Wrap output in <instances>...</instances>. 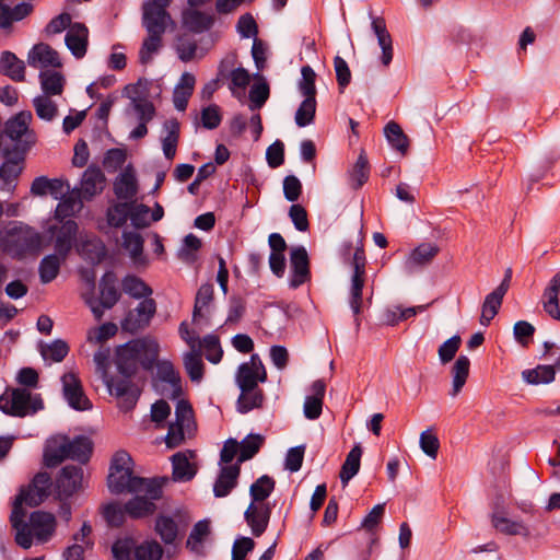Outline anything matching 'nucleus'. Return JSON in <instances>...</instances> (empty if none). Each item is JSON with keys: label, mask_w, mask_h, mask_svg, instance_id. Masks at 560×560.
<instances>
[{"label": "nucleus", "mask_w": 560, "mask_h": 560, "mask_svg": "<svg viewBox=\"0 0 560 560\" xmlns=\"http://www.w3.org/2000/svg\"><path fill=\"white\" fill-rule=\"evenodd\" d=\"M50 487V476L47 472H38L26 488L20 490L14 499L10 523L15 530V542L23 549L32 547V535L28 525L24 521L26 511L23 509V504L28 506L39 505L49 495Z\"/></svg>", "instance_id": "obj_1"}, {"label": "nucleus", "mask_w": 560, "mask_h": 560, "mask_svg": "<svg viewBox=\"0 0 560 560\" xmlns=\"http://www.w3.org/2000/svg\"><path fill=\"white\" fill-rule=\"evenodd\" d=\"M110 351L108 348L98 349L93 357L96 372L100 374L109 394L118 400V407L124 411L135 408L141 395V388L135 382L126 378H115L108 374Z\"/></svg>", "instance_id": "obj_2"}, {"label": "nucleus", "mask_w": 560, "mask_h": 560, "mask_svg": "<svg viewBox=\"0 0 560 560\" xmlns=\"http://www.w3.org/2000/svg\"><path fill=\"white\" fill-rule=\"evenodd\" d=\"M107 481L112 493H143L150 499L159 500L162 497V488L166 479H148L133 476L132 470H122L121 472L114 470L109 472Z\"/></svg>", "instance_id": "obj_3"}, {"label": "nucleus", "mask_w": 560, "mask_h": 560, "mask_svg": "<svg viewBox=\"0 0 560 560\" xmlns=\"http://www.w3.org/2000/svg\"><path fill=\"white\" fill-rule=\"evenodd\" d=\"M2 246L13 257L23 258L36 254L42 248V235L33 228L21 222L9 226L2 237Z\"/></svg>", "instance_id": "obj_4"}, {"label": "nucleus", "mask_w": 560, "mask_h": 560, "mask_svg": "<svg viewBox=\"0 0 560 560\" xmlns=\"http://www.w3.org/2000/svg\"><path fill=\"white\" fill-rule=\"evenodd\" d=\"M44 408L43 399L39 395H33L26 388L7 389L0 396V410L9 416L24 418L36 413Z\"/></svg>", "instance_id": "obj_5"}, {"label": "nucleus", "mask_w": 560, "mask_h": 560, "mask_svg": "<svg viewBox=\"0 0 560 560\" xmlns=\"http://www.w3.org/2000/svg\"><path fill=\"white\" fill-rule=\"evenodd\" d=\"M98 299L94 298L91 293L89 296H84V300L94 317L101 320L104 315V310H110L120 299L117 277L113 271H107L102 276L98 282Z\"/></svg>", "instance_id": "obj_6"}, {"label": "nucleus", "mask_w": 560, "mask_h": 560, "mask_svg": "<svg viewBox=\"0 0 560 560\" xmlns=\"http://www.w3.org/2000/svg\"><path fill=\"white\" fill-rule=\"evenodd\" d=\"M267 381V371L257 353L250 355L249 361L238 365L235 373V383L241 392L259 388V383Z\"/></svg>", "instance_id": "obj_7"}, {"label": "nucleus", "mask_w": 560, "mask_h": 560, "mask_svg": "<svg viewBox=\"0 0 560 560\" xmlns=\"http://www.w3.org/2000/svg\"><path fill=\"white\" fill-rule=\"evenodd\" d=\"M61 383L63 397L72 409L79 411L92 409V402L84 394L81 381L74 373L63 374Z\"/></svg>", "instance_id": "obj_8"}, {"label": "nucleus", "mask_w": 560, "mask_h": 560, "mask_svg": "<svg viewBox=\"0 0 560 560\" xmlns=\"http://www.w3.org/2000/svg\"><path fill=\"white\" fill-rule=\"evenodd\" d=\"M142 348V343L128 341L117 350L116 365L118 375L115 378H126L133 382L132 377L136 375L139 362L137 353Z\"/></svg>", "instance_id": "obj_9"}, {"label": "nucleus", "mask_w": 560, "mask_h": 560, "mask_svg": "<svg viewBox=\"0 0 560 560\" xmlns=\"http://www.w3.org/2000/svg\"><path fill=\"white\" fill-rule=\"evenodd\" d=\"M156 312V303L153 299L147 298L137 307L129 311L121 323L124 330L137 332L147 327Z\"/></svg>", "instance_id": "obj_10"}, {"label": "nucleus", "mask_w": 560, "mask_h": 560, "mask_svg": "<svg viewBox=\"0 0 560 560\" xmlns=\"http://www.w3.org/2000/svg\"><path fill=\"white\" fill-rule=\"evenodd\" d=\"M290 268V288L298 289L311 279L310 259L305 247L296 246L291 249Z\"/></svg>", "instance_id": "obj_11"}, {"label": "nucleus", "mask_w": 560, "mask_h": 560, "mask_svg": "<svg viewBox=\"0 0 560 560\" xmlns=\"http://www.w3.org/2000/svg\"><path fill=\"white\" fill-rule=\"evenodd\" d=\"M49 232L55 236V252L67 257L72 249L78 233L75 221L69 219L62 221L60 225H51Z\"/></svg>", "instance_id": "obj_12"}, {"label": "nucleus", "mask_w": 560, "mask_h": 560, "mask_svg": "<svg viewBox=\"0 0 560 560\" xmlns=\"http://www.w3.org/2000/svg\"><path fill=\"white\" fill-rule=\"evenodd\" d=\"M106 177L102 170L96 165H90L81 177L80 187L74 189L83 200H92L100 195L105 187Z\"/></svg>", "instance_id": "obj_13"}, {"label": "nucleus", "mask_w": 560, "mask_h": 560, "mask_svg": "<svg viewBox=\"0 0 560 560\" xmlns=\"http://www.w3.org/2000/svg\"><path fill=\"white\" fill-rule=\"evenodd\" d=\"M270 516L271 506L269 503L255 504L250 502L244 512V518L255 537H259L266 532Z\"/></svg>", "instance_id": "obj_14"}, {"label": "nucleus", "mask_w": 560, "mask_h": 560, "mask_svg": "<svg viewBox=\"0 0 560 560\" xmlns=\"http://www.w3.org/2000/svg\"><path fill=\"white\" fill-rule=\"evenodd\" d=\"M440 248L433 243H422L417 246L406 258L404 268L408 273H413L430 265L439 254Z\"/></svg>", "instance_id": "obj_15"}, {"label": "nucleus", "mask_w": 560, "mask_h": 560, "mask_svg": "<svg viewBox=\"0 0 560 560\" xmlns=\"http://www.w3.org/2000/svg\"><path fill=\"white\" fill-rule=\"evenodd\" d=\"M82 480L83 469L81 466H65L56 481L58 494L65 498L71 497L81 488Z\"/></svg>", "instance_id": "obj_16"}, {"label": "nucleus", "mask_w": 560, "mask_h": 560, "mask_svg": "<svg viewBox=\"0 0 560 560\" xmlns=\"http://www.w3.org/2000/svg\"><path fill=\"white\" fill-rule=\"evenodd\" d=\"M27 63L36 69L60 68L62 66L58 52L48 44L39 43L33 46L27 55Z\"/></svg>", "instance_id": "obj_17"}, {"label": "nucleus", "mask_w": 560, "mask_h": 560, "mask_svg": "<svg viewBox=\"0 0 560 560\" xmlns=\"http://www.w3.org/2000/svg\"><path fill=\"white\" fill-rule=\"evenodd\" d=\"M32 537L39 541H47L55 532L56 518L51 513L35 511L30 515V523H26Z\"/></svg>", "instance_id": "obj_18"}, {"label": "nucleus", "mask_w": 560, "mask_h": 560, "mask_svg": "<svg viewBox=\"0 0 560 560\" xmlns=\"http://www.w3.org/2000/svg\"><path fill=\"white\" fill-rule=\"evenodd\" d=\"M113 190L117 199L135 201L138 194V183L131 166L126 167L114 180Z\"/></svg>", "instance_id": "obj_19"}, {"label": "nucleus", "mask_w": 560, "mask_h": 560, "mask_svg": "<svg viewBox=\"0 0 560 560\" xmlns=\"http://www.w3.org/2000/svg\"><path fill=\"white\" fill-rule=\"evenodd\" d=\"M89 30L83 23L75 22L68 30L65 43L71 54L80 59L83 58L88 49Z\"/></svg>", "instance_id": "obj_20"}, {"label": "nucleus", "mask_w": 560, "mask_h": 560, "mask_svg": "<svg viewBox=\"0 0 560 560\" xmlns=\"http://www.w3.org/2000/svg\"><path fill=\"white\" fill-rule=\"evenodd\" d=\"M241 472L238 464L225 465L220 468L219 476L213 485V494L215 498H225L237 486V479Z\"/></svg>", "instance_id": "obj_21"}, {"label": "nucleus", "mask_w": 560, "mask_h": 560, "mask_svg": "<svg viewBox=\"0 0 560 560\" xmlns=\"http://www.w3.org/2000/svg\"><path fill=\"white\" fill-rule=\"evenodd\" d=\"M364 284H365V271H353L352 276H351L348 303H349V306H350L353 315L355 316L354 323H355V327L358 329L361 325L358 316L360 315L361 310H362V304H363L362 292H363Z\"/></svg>", "instance_id": "obj_22"}, {"label": "nucleus", "mask_w": 560, "mask_h": 560, "mask_svg": "<svg viewBox=\"0 0 560 560\" xmlns=\"http://www.w3.org/2000/svg\"><path fill=\"white\" fill-rule=\"evenodd\" d=\"M312 395L306 396L303 411L305 418L316 420L320 417L323 410V399L326 392V384L322 380H316L312 384Z\"/></svg>", "instance_id": "obj_23"}, {"label": "nucleus", "mask_w": 560, "mask_h": 560, "mask_svg": "<svg viewBox=\"0 0 560 560\" xmlns=\"http://www.w3.org/2000/svg\"><path fill=\"white\" fill-rule=\"evenodd\" d=\"M68 459L77 460L81 464H85L92 454L93 443L90 438L84 435H78L72 440L63 439Z\"/></svg>", "instance_id": "obj_24"}, {"label": "nucleus", "mask_w": 560, "mask_h": 560, "mask_svg": "<svg viewBox=\"0 0 560 560\" xmlns=\"http://www.w3.org/2000/svg\"><path fill=\"white\" fill-rule=\"evenodd\" d=\"M195 84L196 78L192 73L184 72L180 75L173 92V104L177 110L184 112L187 108L188 101L194 93Z\"/></svg>", "instance_id": "obj_25"}, {"label": "nucleus", "mask_w": 560, "mask_h": 560, "mask_svg": "<svg viewBox=\"0 0 560 560\" xmlns=\"http://www.w3.org/2000/svg\"><path fill=\"white\" fill-rule=\"evenodd\" d=\"M170 14L166 9L143 7V25L148 34H164Z\"/></svg>", "instance_id": "obj_26"}, {"label": "nucleus", "mask_w": 560, "mask_h": 560, "mask_svg": "<svg viewBox=\"0 0 560 560\" xmlns=\"http://www.w3.org/2000/svg\"><path fill=\"white\" fill-rule=\"evenodd\" d=\"M0 73L9 77L12 81L23 82L25 80V65L15 54L5 50L0 56Z\"/></svg>", "instance_id": "obj_27"}, {"label": "nucleus", "mask_w": 560, "mask_h": 560, "mask_svg": "<svg viewBox=\"0 0 560 560\" xmlns=\"http://www.w3.org/2000/svg\"><path fill=\"white\" fill-rule=\"evenodd\" d=\"M371 25L382 49V63L388 66L393 60V42L386 28L385 20L383 18H374Z\"/></svg>", "instance_id": "obj_28"}, {"label": "nucleus", "mask_w": 560, "mask_h": 560, "mask_svg": "<svg viewBox=\"0 0 560 560\" xmlns=\"http://www.w3.org/2000/svg\"><path fill=\"white\" fill-rule=\"evenodd\" d=\"M33 11V5L27 2H21L14 8L3 3L0 0V28L11 27L13 22H18L26 18Z\"/></svg>", "instance_id": "obj_29"}, {"label": "nucleus", "mask_w": 560, "mask_h": 560, "mask_svg": "<svg viewBox=\"0 0 560 560\" xmlns=\"http://www.w3.org/2000/svg\"><path fill=\"white\" fill-rule=\"evenodd\" d=\"M505 294L506 293L504 292V287H497L486 296L482 303L481 316L479 319L482 326H488L498 314Z\"/></svg>", "instance_id": "obj_30"}, {"label": "nucleus", "mask_w": 560, "mask_h": 560, "mask_svg": "<svg viewBox=\"0 0 560 560\" xmlns=\"http://www.w3.org/2000/svg\"><path fill=\"white\" fill-rule=\"evenodd\" d=\"M166 135L162 138V150L166 160L173 161L179 141L180 125L177 119H168L163 125Z\"/></svg>", "instance_id": "obj_31"}, {"label": "nucleus", "mask_w": 560, "mask_h": 560, "mask_svg": "<svg viewBox=\"0 0 560 560\" xmlns=\"http://www.w3.org/2000/svg\"><path fill=\"white\" fill-rule=\"evenodd\" d=\"M214 289L212 283H203L197 291L192 312V322L197 323L200 318L210 314V306L213 302Z\"/></svg>", "instance_id": "obj_32"}, {"label": "nucleus", "mask_w": 560, "mask_h": 560, "mask_svg": "<svg viewBox=\"0 0 560 560\" xmlns=\"http://www.w3.org/2000/svg\"><path fill=\"white\" fill-rule=\"evenodd\" d=\"M39 82L43 95H61L65 89L66 79L61 72L56 70H42L39 72Z\"/></svg>", "instance_id": "obj_33"}, {"label": "nucleus", "mask_w": 560, "mask_h": 560, "mask_svg": "<svg viewBox=\"0 0 560 560\" xmlns=\"http://www.w3.org/2000/svg\"><path fill=\"white\" fill-rule=\"evenodd\" d=\"M32 113L23 110L10 118L4 128L5 135L13 141H19L23 136L28 133V126L32 121Z\"/></svg>", "instance_id": "obj_34"}, {"label": "nucleus", "mask_w": 560, "mask_h": 560, "mask_svg": "<svg viewBox=\"0 0 560 560\" xmlns=\"http://www.w3.org/2000/svg\"><path fill=\"white\" fill-rule=\"evenodd\" d=\"M183 23L194 33H203L212 27L214 16L198 10H187L183 14Z\"/></svg>", "instance_id": "obj_35"}, {"label": "nucleus", "mask_w": 560, "mask_h": 560, "mask_svg": "<svg viewBox=\"0 0 560 560\" xmlns=\"http://www.w3.org/2000/svg\"><path fill=\"white\" fill-rule=\"evenodd\" d=\"M155 500L150 499L147 494L136 495L125 503V511L131 518H142L152 515L156 505Z\"/></svg>", "instance_id": "obj_36"}, {"label": "nucleus", "mask_w": 560, "mask_h": 560, "mask_svg": "<svg viewBox=\"0 0 560 560\" xmlns=\"http://www.w3.org/2000/svg\"><path fill=\"white\" fill-rule=\"evenodd\" d=\"M470 360L467 355L460 354L452 368V389L450 395L456 397L463 389L469 376Z\"/></svg>", "instance_id": "obj_37"}, {"label": "nucleus", "mask_w": 560, "mask_h": 560, "mask_svg": "<svg viewBox=\"0 0 560 560\" xmlns=\"http://www.w3.org/2000/svg\"><path fill=\"white\" fill-rule=\"evenodd\" d=\"M66 258L67 257L60 256L56 252L55 254L45 256L38 266L40 282L46 284L55 280L59 275L61 264L66 260Z\"/></svg>", "instance_id": "obj_38"}, {"label": "nucleus", "mask_w": 560, "mask_h": 560, "mask_svg": "<svg viewBox=\"0 0 560 560\" xmlns=\"http://www.w3.org/2000/svg\"><path fill=\"white\" fill-rule=\"evenodd\" d=\"M361 456L362 447L360 444H355L348 453L339 474V478L343 487L347 486L348 482L359 472Z\"/></svg>", "instance_id": "obj_39"}, {"label": "nucleus", "mask_w": 560, "mask_h": 560, "mask_svg": "<svg viewBox=\"0 0 560 560\" xmlns=\"http://www.w3.org/2000/svg\"><path fill=\"white\" fill-rule=\"evenodd\" d=\"M156 375L160 381L170 384L173 398H176L180 395V376L178 372L175 371L174 365L170 361H161L156 363Z\"/></svg>", "instance_id": "obj_40"}, {"label": "nucleus", "mask_w": 560, "mask_h": 560, "mask_svg": "<svg viewBox=\"0 0 560 560\" xmlns=\"http://www.w3.org/2000/svg\"><path fill=\"white\" fill-rule=\"evenodd\" d=\"M133 342L142 343V348L137 353L139 365L145 371H151L159 357L158 342L151 339H136Z\"/></svg>", "instance_id": "obj_41"}, {"label": "nucleus", "mask_w": 560, "mask_h": 560, "mask_svg": "<svg viewBox=\"0 0 560 560\" xmlns=\"http://www.w3.org/2000/svg\"><path fill=\"white\" fill-rule=\"evenodd\" d=\"M171 459L173 466V479L175 481L185 482L191 480L195 477L197 469L194 465L190 464L189 459L184 453L178 452L174 454Z\"/></svg>", "instance_id": "obj_42"}, {"label": "nucleus", "mask_w": 560, "mask_h": 560, "mask_svg": "<svg viewBox=\"0 0 560 560\" xmlns=\"http://www.w3.org/2000/svg\"><path fill=\"white\" fill-rule=\"evenodd\" d=\"M348 177L349 184L353 189H359L368 182L370 177V164L364 151L359 154L357 162L348 173Z\"/></svg>", "instance_id": "obj_43"}, {"label": "nucleus", "mask_w": 560, "mask_h": 560, "mask_svg": "<svg viewBox=\"0 0 560 560\" xmlns=\"http://www.w3.org/2000/svg\"><path fill=\"white\" fill-rule=\"evenodd\" d=\"M81 208L82 197L73 188L60 199V202L56 207L55 214L57 219L63 220L73 215Z\"/></svg>", "instance_id": "obj_44"}, {"label": "nucleus", "mask_w": 560, "mask_h": 560, "mask_svg": "<svg viewBox=\"0 0 560 560\" xmlns=\"http://www.w3.org/2000/svg\"><path fill=\"white\" fill-rule=\"evenodd\" d=\"M265 395L261 388H254L248 392H241L236 400V410L240 413H247L253 409L262 407Z\"/></svg>", "instance_id": "obj_45"}, {"label": "nucleus", "mask_w": 560, "mask_h": 560, "mask_svg": "<svg viewBox=\"0 0 560 560\" xmlns=\"http://www.w3.org/2000/svg\"><path fill=\"white\" fill-rule=\"evenodd\" d=\"M384 133L389 144L401 154H406L409 148V139L404 133L401 127L395 122L389 121L385 128Z\"/></svg>", "instance_id": "obj_46"}, {"label": "nucleus", "mask_w": 560, "mask_h": 560, "mask_svg": "<svg viewBox=\"0 0 560 560\" xmlns=\"http://www.w3.org/2000/svg\"><path fill=\"white\" fill-rule=\"evenodd\" d=\"M556 371L552 365H537L522 372L523 380L532 385L549 384L555 380Z\"/></svg>", "instance_id": "obj_47"}, {"label": "nucleus", "mask_w": 560, "mask_h": 560, "mask_svg": "<svg viewBox=\"0 0 560 560\" xmlns=\"http://www.w3.org/2000/svg\"><path fill=\"white\" fill-rule=\"evenodd\" d=\"M276 482L268 475L259 477L249 488L252 502L261 504L275 490Z\"/></svg>", "instance_id": "obj_48"}, {"label": "nucleus", "mask_w": 560, "mask_h": 560, "mask_svg": "<svg viewBox=\"0 0 560 560\" xmlns=\"http://www.w3.org/2000/svg\"><path fill=\"white\" fill-rule=\"evenodd\" d=\"M154 529L166 545L175 542L178 535L177 523L173 517L166 515H159L156 517Z\"/></svg>", "instance_id": "obj_49"}, {"label": "nucleus", "mask_w": 560, "mask_h": 560, "mask_svg": "<svg viewBox=\"0 0 560 560\" xmlns=\"http://www.w3.org/2000/svg\"><path fill=\"white\" fill-rule=\"evenodd\" d=\"M508 514L500 516L490 515L492 527L504 535H526L527 528L522 522L513 521L506 517Z\"/></svg>", "instance_id": "obj_50"}, {"label": "nucleus", "mask_w": 560, "mask_h": 560, "mask_svg": "<svg viewBox=\"0 0 560 560\" xmlns=\"http://www.w3.org/2000/svg\"><path fill=\"white\" fill-rule=\"evenodd\" d=\"M122 290L133 299H147L152 294V289L139 277L126 276L121 281Z\"/></svg>", "instance_id": "obj_51"}, {"label": "nucleus", "mask_w": 560, "mask_h": 560, "mask_svg": "<svg viewBox=\"0 0 560 560\" xmlns=\"http://www.w3.org/2000/svg\"><path fill=\"white\" fill-rule=\"evenodd\" d=\"M265 442V438L261 434L250 433L244 438L240 443V455L238 462L243 463L252 459L260 450Z\"/></svg>", "instance_id": "obj_52"}, {"label": "nucleus", "mask_w": 560, "mask_h": 560, "mask_svg": "<svg viewBox=\"0 0 560 560\" xmlns=\"http://www.w3.org/2000/svg\"><path fill=\"white\" fill-rule=\"evenodd\" d=\"M184 365L189 378L192 382H200L203 376V363L201 360L200 348L191 349L184 357Z\"/></svg>", "instance_id": "obj_53"}, {"label": "nucleus", "mask_w": 560, "mask_h": 560, "mask_svg": "<svg viewBox=\"0 0 560 560\" xmlns=\"http://www.w3.org/2000/svg\"><path fill=\"white\" fill-rule=\"evenodd\" d=\"M135 560H160L163 556V548L156 540H144L135 546Z\"/></svg>", "instance_id": "obj_54"}, {"label": "nucleus", "mask_w": 560, "mask_h": 560, "mask_svg": "<svg viewBox=\"0 0 560 560\" xmlns=\"http://www.w3.org/2000/svg\"><path fill=\"white\" fill-rule=\"evenodd\" d=\"M33 105L38 118L50 121L58 114L57 104L51 101L50 96L38 95L33 100Z\"/></svg>", "instance_id": "obj_55"}, {"label": "nucleus", "mask_w": 560, "mask_h": 560, "mask_svg": "<svg viewBox=\"0 0 560 560\" xmlns=\"http://www.w3.org/2000/svg\"><path fill=\"white\" fill-rule=\"evenodd\" d=\"M130 202H117L107 209V222L110 226L120 228L122 226L130 215Z\"/></svg>", "instance_id": "obj_56"}, {"label": "nucleus", "mask_w": 560, "mask_h": 560, "mask_svg": "<svg viewBox=\"0 0 560 560\" xmlns=\"http://www.w3.org/2000/svg\"><path fill=\"white\" fill-rule=\"evenodd\" d=\"M316 113V97H304L295 113V124L299 127H306L314 121Z\"/></svg>", "instance_id": "obj_57"}, {"label": "nucleus", "mask_w": 560, "mask_h": 560, "mask_svg": "<svg viewBox=\"0 0 560 560\" xmlns=\"http://www.w3.org/2000/svg\"><path fill=\"white\" fill-rule=\"evenodd\" d=\"M68 459L67 448L63 440L58 444H48L44 452V463L47 467L54 468Z\"/></svg>", "instance_id": "obj_58"}, {"label": "nucleus", "mask_w": 560, "mask_h": 560, "mask_svg": "<svg viewBox=\"0 0 560 560\" xmlns=\"http://www.w3.org/2000/svg\"><path fill=\"white\" fill-rule=\"evenodd\" d=\"M200 347L205 349V357L211 363H219L223 355L220 340L214 335H207L200 340Z\"/></svg>", "instance_id": "obj_59"}, {"label": "nucleus", "mask_w": 560, "mask_h": 560, "mask_svg": "<svg viewBox=\"0 0 560 560\" xmlns=\"http://www.w3.org/2000/svg\"><path fill=\"white\" fill-rule=\"evenodd\" d=\"M122 245L129 252L130 257L137 261L143 253V238L137 232H124Z\"/></svg>", "instance_id": "obj_60"}, {"label": "nucleus", "mask_w": 560, "mask_h": 560, "mask_svg": "<svg viewBox=\"0 0 560 560\" xmlns=\"http://www.w3.org/2000/svg\"><path fill=\"white\" fill-rule=\"evenodd\" d=\"M132 108L137 115L138 122L148 124L155 116V107L153 103L147 98H132Z\"/></svg>", "instance_id": "obj_61"}, {"label": "nucleus", "mask_w": 560, "mask_h": 560, "mask_svg": "<svg viewBox=\"0 0 560 560\" xmlns=\"http://www.w3.org/2000/svg\"><path fill=\"white\" fill-rule=\"evenodd\" d=\"M82 255L92 262H100L106 255L105 246L100 240H86L81 244Z\"/></svg>", "instance_id": "obj_62"}, {"label": "nucleus", "mask_w": 560, "mask_h": 560, "mask_svg": "<svg viewBox=\"0 0 560 560\" xmlns=\"http://www.w3.org/2000/svg\"><path fill=\"white\" fill-rule=\"evenodd\" d=\"M69 352V346L61 339H56L51 343L42 348V355L54 362H61Z\"/></svg>", "instance_id": "obj_63"}, {"label": "nucleus", "mask_w": 560, "mask_h": 560, "mask_svg": "<svg viewBox=\"0 0 560 560\" xmlns=\"http://www.w3.org/2000/svg\"><path fill=\"white\" fill-rule=\"evenodd\" d=\"M270 94L269 85L266 82L256 83L249 90V109H260L267 102Z\"/></svg>", "instance_id": "obj_64"}]
</instances>
